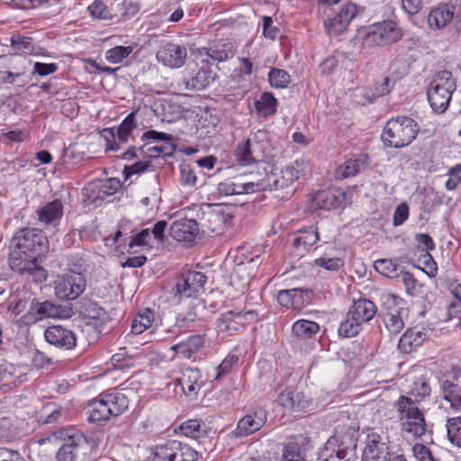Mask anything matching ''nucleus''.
<instances>
[{
	"label": "nucleus",
	"mask_w": 461,
	"mask_h": 461,
	"mask_svg": "<svg viewBox=\"0 0 461 461\" xmlns=\"http://www.w3.org/2000/svg\"><path fill=\"white\" fill-rule=\"evenodd\" d=\"M393 407L400 429L403 434L414 439L430 434L424 411L411 396L400 395Z\"/></svg>",
	"instance_id": "1"
},
{
	"label": "nucleus",
	"mask_w": 461,
	"mask_h": 461,
	"mask_svg": "<svg viewBox=\"0 0 461 461\" xmlns=\"http://www.w3.org/2000/svg\"><path fill=\"white\" fill-rule=\"evenodd\" d=\"M417 122L408 116H396L385 123L381 140L387 148L402 149L409 146L418 136Z\"/></svg>",
	"instance_id": "2"
},
{
	"label": "nucleus",
	"mask_w": 461,
	"mask_h": 461,
	"mask_svg": "<svg viewBox=\"0 0 461 461\" xmlns=\"http://www.w3.org/2000/svg\"><path fill=\"white\" fill-rule=\"evenodd\" d=\"M129 407L128 396L119 391L104 392L92 400L88 405V420L91 422L109 420L122 415Z\"/></svg>",
	"instance_id": "3"
},
{
	"label": "nucleus",
	"mask_w": 461,
	"mask_h": 461,
	"mask_svg": "<svg viewBox=\"0 0 461 461\" xmlns=\"http://www.w3.org/2000/svg\"><path fill=\"white\" fill-rule=\"evenodd\" d=\"M456 88V78L452 72L441 70L433 76L427 91V96L434 113L441 114L447 111Z\"/></svg>",
	"instance_id": "4"
},
{
	"label": "nucleus",
	"mask_w": 461,
	"mask_h": 461,
	"mask_svg": "<svg viewBox=\"0 0 461 461\" xmlns=\"http://www.w3.org/2000/svg\"><path fill=\"white\" fill-rule=\"evenodd\" d=\"M54 435L62 441L57 453L58 461H78L86 456L90 444L86 436L77 429H62Z\"/></svg>",
	"instance_id": "5"
},
{
	"label": "nucleus",
	"mask_w": 461,
	"mask_h": 461,
	"mask_svg": "<svg viewBox=\"0 0 461 461\" xmlns=\"http://www.w3.org/2000/svg\"><path fill=\"white\" fill-rule=\"evenodd\" d=\"M357 438L353 433H335L330 437L320 453L321 461H348L355 455Z\"/></svg>",
	"instance_id": "6"
},
{
	"label": "nucleus",
	"mask_w": 461,
	"mask_h": 461,
	"mask_svg": "<svg viewBox=\"0 0 461 461\" xmlns=\"http://www.w3.org/2000/svg\"><path fill=\"white\" fill-rule=\"evenodd\" d=\"M37 257L38 255L10 247L8 264L19 275L29 276L34 282L41 283L47 278V271L39 265Z\"/></svg>",
	"instance_id": "7"
},
{
	"label": "nucleus",
	"mask_w": 461,
	"mask_h": 461,
	"mask_svg": "<svg viewBox=\"0 0 461 461\" xmlns=\"http://www.w3.org/2000/svg\"><path fill=\"white\" fill-rule=\"evenodd\" d=\"M86 281L81 272L69 269L53 282L55 294L60 300H75L83 294Z\"/></svg>",
	"instance_id": "8"
},
{
	"label": "nucleus",
	"mask_w": 461,
	"mask_h": 461,
	"mask_svg": "<svg viewBox=\"0 0 461 461\" xmlns=\"http://www.w3.org/2000/svg\"><path fill=\"white\" fill-rule=\"evenodd\" d=\"M10 247L39 256L48 248V240L39 229L23 228L15 232Z\"/></svg>",
	"instance_id": "9"
},
{
	"label": "nucleus",
	"mask_w": 461,
	"mask_h": 461,
	"mask_svg": "<svg viewBox=\"0 0 461 461\" xmlns=\"http://www.w3.org/2000/svg\"><path fill=\"white\" fill-rule=\"evenodd\" d=\"M141 140L149 142L140 147V151L148 154L149 158L169 156L175 150L172 135L165 132L148 131L142 134Z\"/></svg>",
	"instance_id": "10"
},
{
	"label": "nucleus",
	"mask_w": 461,
	"mask_h": 461,
	"mask_svg": "<svg viewBox=\"0 0 461 461\" xmlns=\"http://www.w3.org/2000/svg\"><path fill=\"white\" fill-rule=\"evenodd\" d=\"M402 33L396 23L387 20L369 27L365 41L368 45L384 46L400 41Z\"/></svg>",
	"instance_id": "11"
},
{
	"label": "nucleus",
	"mask_w": 461,
	"mask_h": 461,
	"mask_svg": "<svg viewBox=\"0 0 461 461\" xmlns=\"http://www.w3.org/2000/svg\"><path fill=\"white\" fill-rule=\"evenodd\" d=\"M405 301L398 295L387 294L384 297V304L388 310L384 315L385 328L390 333L398 334L404 327L402 312L404 311Z\"/></svg>",
	"instance_id": "12"
},
{
	"label": "nucleus",
	"mask_w": 461,
	"mask_h": 461,
	"mask_svg": "<svg viewBox=\"0 0 461 461\" xmlns=\"http://www.w3.org/2000/svg\"><path fill=\"white\" fill-rule=\"evenodd\" d=\"M206 276L201 272L188 271L177 277L176 293L180 296L191 297L199 293L206 283Z\"/></svg>",
	"instance_id": "13"
},
{
	"label": "nucleus",
	"mask_w": 461,
	"mask_h": 461,
	"mask_svg": "<svg viewBox=\"0 0 461 461\" xmlns=\"http://www.w3.org/2000/svg\"><path fill=\"white\" fill-rule=\"evenodd\" d=\"M363 461H389V448L376 432L367 434Z\"/></svg>",
	"instance_id": "14"
},
{
	"label": "nucleus",
	"mask_w": 461,
	"mask_h": 461,
	"mask_svg": "<svg viewBox=\"0 0 461 461\" xmlns=\"http://www.w3.org/2000/svg\"><path fill=\"white\" fill-rule=\"evenodd\" d=\"M357 12V5L353 3L344 5L333 18L325 21L324 25L329 34L338 35L344 32Z\"/></svg>",
	"instance_id": "15"
},
{
	"label": "nucleus",
	"mask_w": 461,
	"mask_h": 461,
	"mask_svg": "<svg viewBox=\"0 0 461 461\" xmlns=\"http://www.w3.org/2000/svg\"><path fill=\"white\" fill-rule=\"evenodd\" d=\"M44 337L50 344L64 349H72L77 343L75 333L59 325L48 327Z\"/></svg>",
	"instance_id": "16"
},
{
	"label": "nucleus",
	"mask_w": 461,
	"mask_h": 461,
	"mask_svg": "<svg viewBox=\"0 0 461 461\" xmlns=\"http://www.w3.org/2000/svg\"><path fill=\"white\" fill-rule=\"evenodd\" d=\"M186 54L185 47L174 43H167L158 51L157 59L165 66L176 68L185 64Z\"/></svg>",
	"instance_id": "17"
},
{
	"label": "nucleus",
	"mask_w": 461,
	"mask_h": 461,
	"mask_svg": "<svg viewBox=\"0 0 461 461\" xmlns=\"http://www.w3.org/2000/svg\"><path fill=\"white\" fill-rule=\"evenodd\" d=\"M346 194L339 189L329 188L314 194L312 203L317 209L331 210L339 208L345 201Z\"/></svg>",
	"instance_id": "18"
},
{
	"label": "nucleus",
	"mask_w": 461,
	"mask_h": 461,
	"mask_svg": "<svg viewBox=\"0 0 461 461\" xmlns=\"http://www.w3.org/2000/svg\"><path fill=\"white\" fill-rule=\"evenodd\" d=\"M267 421V412L263 409H258L254 412L247 414L238 422L235 433L237 437H247L259 430Z\"/></svg>",
	"instance_id": "19"
},
{
	"label": "nucleus",
	"mask_w": 461,
	"mask_h": 461,
	"mask_svg": "<svg viewBox=\"0 0 461 461\" xmlns=\"http://www.w3.org/2000/svg\"><path fill=\"white\" fill-rule=\"evenodd\" d=\"M249 313H250V312H243L234 311L222 313L218 319V331L227 336H231L239 332L244 328L246 315Z\"/></svg>",
	"instance_id": "20"
},
{
	"label": "nucleus",
	"mask_w": 461,
	"mask_h": 461,
	"mask_svg": "<svg viewBox=\"0 0 461 461\" xmlns=\"http://www.w3.org/2000/svg\"><path fill=\"white\" fill-rule=\"evenodd\" d=\"M198 233V224L195 220L180 219L175 221L169 228V235L181 242H191Z\"/></svg>",
	"instance_id": "21"
},
{
	"label": "nucleus",
	"mask_w": 461,
	"mask_h": 461,
	"mask_svg": "<svg viewBox=\"0 0 461 461\" xmlns=\"http://www.w3.org/2000/svg\"><path fill=\"white\" fill-rule=\"evenodd\" d=\"M231 216L221 211L212 210L204 212L202 218L203 231L212 234H221L224 231L228 223H230Z\"/></svg>",
	"instance_id": "22"
},
{
	"label": "nucleus",
	"mask_w": 461,
	"mask_h": 461,
	"mask_svg": "<svg viewBox=\"0 0 461 461\" xmlns=\"http://www.w3.org/2000/svg\"><path fill=\"white\" fill-rule=\"evenodd\" d=\"M427 339L428 334L424 328H410L401 336L398 348L401 352L409 354L420 347Z\"/></svg>",
	"instance_id": "23"
},
{
	"label": "nucleus",
	"mask_w": 461,
	"mask_h": 461,
	"mask_svg": "<svg viewBox=\"0 0 461 461\" xmlns=\"http://www.w3.org/2000/svg\"><path fill=\"white\" fill-rule=\"evenodd\" d=\"M456 6L449 4H442L434 7L428 15V25L431 30L445 28L453 19Z\"/></svg>",
	"instance_id": "24"
},
{
	"label": "nucleus",
	"mask_w": 461,
	"mask_h": 461,
	"mask_svg": "<svg viewBox=\"0 0 461 461\" xmlns=\"http://www.w3.org/2000/svg\"><path fill=\"white\" fill-rule=\"evenodd\" d=\"M57 317H59V307L45 301L42 303H32L29 314L23 315L22 321L24 324H30L35 322L38 319Z\"/></svg>",
	"instance_id": "25"
},
{
	"label": "nucleus",
	"mask_w": 461,
	"mask_h": 461,
	"mask_svg": "<svg viewBox=\"0 0 461 461\" xmlns=\"http://www.w3.org/2000/svg\"><path fill=\"white\" fill-rule=\"evenodd\" d=\"M319 240L320 237L316 227L311 226L307 230H301L299 235L294 240L293 253H294L295 257H303Z\"/></svg>",
	"instance_id": "26"
},
{
	"label": "nucleus",
	"mask_w": 461,
	"mask_h": 461,
	"mask_svg": "<svg viewBox=\"0 0 461 461\" xmlns=\"http://www.w3.org/2000/svg\"><path fill=\"white\" fill-rule=\"evenodd\" d=\"M348 312L364 325L375 316L377 307L371 300L360 298L353 302Z\"/></svg>",
	"instance_id": "27"
},
{
	"label": "nucleus",
	"mask_w": 461,
	"mask_h": 461,
	"mask_svg": "<svg viewBox=\"0 0 461 461\" xmlns=\"http://www.w3.org/2000/svg\"><path fill=\"white\" fill-rule=\"evenodd\" d=\"M454 381L443 384L444 399L450 403L451 408L461 411V366L454 373Z\"/></svg>",
	"instance_id": "28"
},
{
	"label": "nucleus",
	"mask_w": 461,
	"mask_h": 461,
	"mask_svg": "<svg viewBox=\"0 0 461 461\" xmlns=\"http://www.w3.org/2000/svg\"><path fill=\"white\" fill-rule=\"evenodd\" d=\"M235 154L238 161L242 165L246 166L257 162L261 158L259 143L247 140L237 146Z\"/></svg>",
	"instance_id": "29"
},
{
	"label": "nucleus",
	"mask_w": 461,
	"mask_h": 461,
	"mask_svg": "<svg viewBox=\"0 0 461 461\" xmlns=\"http://www.w3.org/2000/svg\"><path fill=\"white\" fill-rule=\"evenodd\" d=\"M204 346L202 335L190 336L186 340L173 345L170 349L184 358H191Z\"/></svg>",
	"instance_id": "30"
},
{
	"label": "nucleus",
	"mask_w": 461,
	"mask_h": 461,
	"mask_svg": "<svg viewBox=\"0 0 461 461\" xmlns=\"http://www.w3.org/2000/svg\"><path fill=\"white\" fill-rule=\"evenodd\" d=\"M39 221L44 224L57 223L63 215V204L59 199H55L37 211Z\"/></svg>",
	"instance_id": "31"
},
{
	"label": "nucleus",
	"mask_w": 461,
	"mask_h": 461,
	"mask_svg": "<svg viewBox=\"0 0 461 461\" xmlns=\"http://www.w3.org/2000/svg\"><path fill=\"white\" fill-rule=\"evenodd\" d=\"M310 438L304 435L290 437V461H306Z\"/></svg>",
	"instance_id": "32"
},
{
	"label": "nucleus",
	"mask_w": 461,
	"mask_h": 461,
	"mask_svg": "<svg viewBox=\"0 0 461 461\" xmlns=\"http://www.w3.org/2000/svg\"><path fill=\"white\" fill-rule=\"evenodd\" d=\"M200 372L197 369H187L179 379L180 385L185 394L195 396L201 387L199 384Z\"/></svg>",
	"instance_id": "33"
},
{
	"label": "nucleus",
	"mask_w": 461,
	"mask_h": 461,
	"mask_svg": "<svg viewBox=\"0 0 461 461\" xmlns=\"http://www.w3.org/2000/svg\"><path fill=\"white\" fill-rule=\"evenodd\" d=\"M254 107L258 116L266 118L276 112V99L272 94L265 92L255 100Z\"/></svg>",
	"instance_id": "34"
},
{
	"label": "nucleus",
	"mask_w": 461,
	"mask_h": 461,
	"mask_svg": "<svg viewBox=\"0 0 461 461\" xmlns=\"http://www.w3.org/2000/svg\"><path fill=\"white\" fill-rule=\"evenodd\" d=\"M155 321V313L150 309L146 308L140 312L132 321L131 332L135 335L143 333L150 328Z\"/></svg>",
	"instance_id": "35"
},
{
	"label": "nucleus",
	"mask_w": 461,
	"mask_h": 461,
	"mask_svg": "<svg viewBox=\"0 0 461 461\" xmlns=\"http://www.w3.org/2000/svg\"><path fill=\"white\" fill-rule=\"evenodd\" d=\"M363 161L361 158H349L339 165L335 170L337 179H345L355 176L361 171Z\"/></svg>",
	"instance_id": "36"
},
{
	"label": "nucleus",
	"mask_w": 461,
	"mask_h": 461,
	"mask_svg": "<svg viewBox=\"0 0 461 461\" xmlns=\"http://www.w3.org/2000/svg\"><path fill=\"white\" fill-rule=\"evenodd\" d=\"M362 330L363 325L348 312L339 326L338 333L341 338H353L357 336Z\"/></svg>",
	"instance_id": "37"
},
{
	"label": "nucleus",
	"mask_w": 461,
	"mask_h": 461,
	"mask_svg": "<svg viewBox=\"0 0 461 461\" xmlns=\"http://www.w3.org/2000/svg\"><path fill=\"white\" fill-rule=\"evenodd\" d=\"M320 330V326L317 322L299 320L296 321L292 327L293 334L301 339H308L317 334Z\"/></svg>",
	"instance_id": "38"
},
{
	"label": "nucleus",
	"mask_w": 461,
	"mask_h": 461,
	"mask_svg": "<svg viewBox=\"0 0 461 461\" xmlns=\"http://www.w3.org/2000/svg\"><path fill=\"white\" fill-rule=\"evenodd\" d=\"M235 48L230 42H219L210 47L207 54L214 60L224 61L234 56Z\"/></svg>",
	"instance_id": "39"
},
{
	"label": "nucleus",
	"mask_w": 461,
	"mask_h": 461,
	"mask_svg": "<svg viewBox=\"0 0 461 461\" xmlns=\"http://www.w3.org/2000/svg\"><path fill=\"white\" fill-rule=\"evenodd\" d=\"M447 438L449 442L461 447V416L448 418L446 421Z\"/></svg>",
	"instance_id": "40"
},
{
	"label": "nucleus",
	"mask_w": 461,
	"mask_h": 461,
	"mask_svg": "<svg viewBox=\"0 0 461 461\" xmlns=\"http://www.w3.org/2000/svg\"><path fill=\"white\" fill-rule=\"evenodd\" d=\"M431 393L430 385L428 380L420 376L416 379L411 388L410 393L412 397H414V401L419 404L420 402L425 400L429 397Z\"/></svg>",
	"instance_id": "41"
},
{
	"label": "nucleus",
	"mask_w": 461,
	"mask_h": 461,
	"mask_svg": "<svg viewBox=\"0 0 461 461\" xmlns=\"http://www.w3.org/2000/svg\"><path fill=\"white\" fill-rule=\"evenodd\" d=\"M176 440H169L165 444L155 447L153 461H174L176 459Z\"/></svg>",
	"instance_id": "42"
},
{
	"label": "nucleus",
	"mask_w": 461,
	"mask_h": 461,
	"mask_svg": "<svg viewBox=\"0 0 461 461\" xmlns=\"http://www.w3.org/2000/svg\"><path fill=\"white\" fill-rule=\"evenodd\" d=\"M312 292L307 289H290V304L295 311H300L311 302Z\"/></svg>",
	"instance_id": "43"
},
{
	"label": "nucleus",
	"mask_w": 461,
	"mask_h": 461,
	"mask_svg": "<svg viewBox=\"0 0 461 461\" xmlns=\"http://www.w3.org/2000/svg\"><path fill=\"white\" fill-rule=\"evenodd\" d=\"M134 113H131L119 125L117 129V138L122 143L128 141L133 130L136 128Z\"/></svg>",
	"instance_id": "44"
},
{
	"label": "nucleus",
	"mask_w": 461,
	"mask_h": 461,
	"mask_svg": "<svg viewBox=\"0 0 461 461\" xmlns=\"http://www.w3.org/2000/svg\"><path fill=\"white\" fill-rule=\"evenodd\" d=\"M176 459L174 461H197L199 454L189 445L176 440Z\"/></svg>",
	"instance_id": "45"
},
{
	"label": "nucleus",
	"mask_w": 461,
	"mask_h": 461,
	"mask_svg": "<svg viewBox=\"0 0 461 461\" xmlns=\"http://www.w3.org/2000/svg\"><path fill=\"white\" fill-rule=\"evenodd\" d=\"M132 51L131 46H116L105 52V59L112 64H117L127 59Z\"/></svg>",
	"instance_id": "46"
},
{
	"label": "nucleus",
	"mask_w": 461,
	"mask_h": 461,
	"mask_svg": "<svg viewBox=\"0 0 461 461\" xmlns=\"http://www.w3.org/2000/svg\"><path fill=\"white\" fill-rule=\"evenodd\" d=\"M87 10L94 19L108 20L112 18L111 12L103 0H95Z\"/></svg>",
	"instance_id": "47"
},
{
	"label": "nucleus",
	"mask_w": 461,
	"mask_h": 461,
	"mask_svg": "<svg viewBox=\"0 0 461 461\" xmlns=\"http://www.w3.org/2000/svg\"><path fill=\"white\" fill-rule=\"evenodd\" d=\"M375 270L381 275L393 278L398 276L397 266L391 259H378L375 262Z\"/></svg>",
	"instance_id": "48"
},
{
	"label": "nucleus",
	"mask_w": 461,
	"mask_h": 461,
	"mask_svg": "<svg viewBox=\"0 0 461 461\" xmlns=\"http://www.w3.org/2000/svg\"><path fill=\"white\" fill-rule=\"evenodd\" d=\"M11 47L16 52L23 54H32L33 46L31 38L23 36H14L11 39Z\"/></svg>",
	"instance_id": "49"
},
{
	"label": "nucleus",
	"mask_w": 461,
	"mask_h": 461,
	"mask_svg": "<svg viewBox=\"0 0 461 461\" xmlns=\"http://www.w3.org/2000/svg\"><path fill=\"white\" fill-rule=\"evenodd\" d=\"M414 240L417 244V249L420 250L422 254L429 253L436 248L433 239L427 233L415 234Z\"/></svg>",
	"instance_id": "50"
},
{
	"label": "nucleus",
	"mask_w": 461,
	"mask_h": 461,
	"mask_svg": "<svg viewBox=\"0 0 461 461\" xmlns=\"http://www.w3.org/2000/svg\"><path fill=\"white\" fill-rule=\"evenodd\" d=\"M202 421L199 420H189L179 427L181 433L186 437L198 438L202 433Z\"/></svg>",
	"instance_id": "51"
},
{
	"label": "nucleus",
	"mask_w": 461,
	"mask_h": 461,
	"mask_svg": "<svg viewBox=\"0 0 461 461\" xmlns=\"http://www.w3.org/2000/svg\"><path fill=\"white\" fill-rule=\"evenodd\" d=\"M269 83L275 88H285L288 82L287 73L283 69L273 68L268 75Z\"/></svg>",
	"instance_id": "52"
},
{
	"label": "nucleus",
	"mask_w": 461,
	"mask_h": 461,
	"mask_svg": "<svg viewBox=\"0 0 461 461\" xmlns=\"http://www.w3.org/2000/svg\"><path fill=\"white\" fill-rule=\"evenodd\" d=\"M402 281L405 286L406 293L409 295L415 296L420 293V288L422 285L419 284L417 279L414 277L413 274H411V272H402Z\"/></svg>",
	"instance_id": "53"
},
{
	"label": "nucleus",
	"mask_w": 461,
	"mask_h": 461,
	"mask_svg": "<svg viewBox=\"0 0 461 461\" xmlns=\"http://www.w3.org/2000/svg\"><path fill=\"white\" fill-rule=\"evenodd\" d=\"M317 267H323L330 271H338L344 266V261L340 258H319L314 260Z\"/></svg>",
	"instance_id": "54"
},
{
	"label": "nucleus",
	"mask_w": 461,
	"mask_h": 461,
	"mask_svg": "<svg viewBox=\"0 0 461 461\" xmlns=\"http://www.w3.org/2000/svg\"><path fill=\"white\" fill-rule=\"evenodd\" d=\"M151 234L149 229H144L140 232L137 233L134 237H132L129 247L132 249L133 247L145 246L149 248L153 247V241L151 240Z\"/></svg>",
	"instance_id": "55"
},
{
	"label": "nucleus",
	"mask_w": 461,
	"mask_h": 461,
	"mask_svg": "<svg viewBox=\"0 0 461 461\" xmlns=\"http://www.w3.org/2000/svg\"><path fill=\"white\" fill-rule=\"evenodd\" d=\"M240 182L227 179L221 182L218 185V191L224 195L240 194Z\"/></svg>",
	"instance_id": "56"
},
{
	"label": "nucleus",
	"mask_w": 461,
	"mask_h": 461,
	"mask_svg": "<svg viewBox=\"0 0 461 461\" xmlns=\"http://www.w3.org/2000/svg\"><path fill=\"white\" fill-rule=\"evenodd\" d=\"M309 165L305 161H294L290 167V181H298L308 172Z\"/></svg>",
	"instance_id": "57"
},
{
	"label": "nucleus",
	"mask_w": 461,
	"mask_h": 461,
	"mask_svg": "<svg viewBox=\"0 0 461 461\" xmlns=\"http://www.w3.org/2000/svg\"><path fill=\"white\" fill-rule=\"evenodd\" d=\"M86 315L94 320H104L105 318V311L93 301L85 303Z\"/></svg>",
	"instance_id": "58"
},
{
	"label": "nucleus",
	"mask_w": 461,
	"mask_h": 461,
	"mask_svg": "<svg viewBox=\"0 0 461 461\" xmlns=\"http://www.w3.org/2000/svg\"><path fill=\"white\" fill-rule=\"evenodd\" d=\"M238 360L239 357L236 355H228L217 367L216 379L228 375Z\"/></svg>",
	"instance_id": "59"
},
{
	"label": "nucleus",
	"mask_w": 461,
	"mask_h": 461,
	"mask_svg": "<svg viewBox=\"0 0 461 461\" xmlns=\"http://www.w3.org/2000/svg\"><path fill=\"white\" fill-rule=\"evenodd\" d=\"M422 263L424 267H419L428 276L435 277L438 274V266L434 258L429 253L421 254Z\"/></svg>",
	"instance_id": "60"
},
{
	"label": "nucleus",
	"mask_w": 461,
	"mask_h": 461,
	"mask_svg": "<svg viewBox=\"0 0 461 461\" xmlns=\"http://www.w3.org/2000/svg\"><path fill=\"white\" fill-rule=\"evenodd\" d=\"M149 167V161H138L133 165L125 166L123 174L125 179H129L132 175H140L147 170Z\"/></svg>",
	"instance_id": "61"
},
{
	"label": "nucleus",
	"mask_w": 461,
	"mask_h": 461,
	"mask_svg": "<svg viewBox=\"0 0 461 461\" xmlns=\"http://www.w3.org/2000/svg\"><path fill=\"white\" fill-rule=\"evenodd\" d=\"M196 175L189 165L181 167L180 169V181L185 185L193 186L196 184Z\"/></svg>",
	"instance_id": "62"
},
{
	"label": "nucleus",
	"mask_w": 461,
	"mask_h": 461,
	"mask_svg": "<svg viewBox=\"0 0 461 461\" xmlns=\"http://www.w3.org/2000/svg\"><path fill=\"white\" fill-rule=\"evenodd\" d=\"M412 451L417 461H436L429 448L422 444H414Z\"/></svg>",
	"instance_id": "63"
},
{
	"label": "nucleus",
	"mask_w": 461,
	"mask_h": 461,
	"mask_svg": "<svg viewBox=\"0 0 461 461\" xmlns=\"http://www.w3.org/2000/svg\"><path fill=\"white\" fill-rule=\"evenodd\" d=\"M449 289L456 300L450 303V308L455 309L456 312H461V284L456 280L452 281Z\"/></svg>",
	"instance_id": "64"
}]
</instances>
